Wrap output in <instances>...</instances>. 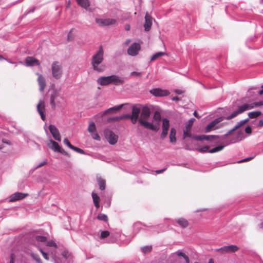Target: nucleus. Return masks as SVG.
<instances>
[{"mask_svg":"<svg viewBox=\"0 0 263 263\" xmlns=\"http://www.w3.org/2000/svg\"><path fill=\"white\" fill-rule=\"evenodd\" d=\"M139 105L142 107L141 118L138 120L139 123L145 128L157 132L159 129V126L155 125L152 123L146 121L151 116V109L149 107L146 105H142L139 104Z\"/></svg>","mask_w":263,"mask_h":263,"instance_id":"1","label":"nucleus"},{"mask_svg":"<svg viewBox=\"0 0 263 263\" xmlns=\"http://www.w3.org/2000/svg\"><path fill=\"white\" fill-rule=\"evenodd\" d=\"M104 51L102 46L99 47V50L95 54L91 59V64L93 69L97 72H102L104 70V67L102 66H98L103 60Z\"/></svg>","mask_w":263,"mask_h":263,"instance_id":"2","label":"nucleus"},{"mask_svg":"<svg viewBox=\"0 0 263 263\" xmlns=\"http://www.w3.org/2000/svg\"><path fill=\"white\" fill-rule=\"evenodd\" d=\"M151 227V229L154 230V231L157 232V233H160V231L158 230V228H162L163 226L162 224H158L156 226H148L146 225L144 223H142L141 222H135L133 226V234L134 236L136 235L142 229V227ZM163 230L161 231V232H163Z\"/></svg>","mask_w":263,"mask_h":263,"instance_id":"3","label":"nucleus"},{"mask_svg":"<svg viewBox=\"0 0 263 263\" xmlns=\"http://www.w3.org/2000/svg\"><path fill=\"white\" fill-rule=\"evenodd\" d=\"M51 72L53 77L57 79H60L63 73L61 65L58 61H54L51 65Z\"/></svg>","mask_w":263,"mask_h":263,"instance_id":"4","label":"nucleus"},{"mask_svg":"<svg viewBox=\"0 0 263 263\" xmlns=\"http://www.w3.org/2000/svg\"><path fill=\"white\" fill-rule=\"evenodd\" d=\"M261 38L258 36H251L248 37L246 41V45L250 49H258L260 48V46L258 45V43L261 41Z\"/></svg>","mask_w":263,"mask_h":263,"instance_id":"5","label":"nucleus"},{"mask_svg":"<svg viewBox=\"0 0 263 263\" xmlns=\"http://www.w3.org/2000/svg\"><path fill=\"white\" fill-rule=\"evenodd\" d=\"M223 135H194L193 136V139L196 140L202 141L203 140L206 141H211L212 140H217L219 139L223 140L226 138H222Z\"/></svg>","mask_w":263,"mask_h":263,"instance_id":"6","label":"nucleus"},{"mask_svg":"<svg viewBox=\"0 0 263 263\" xmlns=\"http://www.w3.org/2000/svg\"><path fill=\"white\" fill-rule=\"evenodd\" d=\"M224 119H226V117H220L216 118L207 125V126L203 129V132L205 133H208L214 129H216L217 127H215L216 124L223 121Z\"/></svg>","mask_w":263,"mask_h":263,"instance_id":"7","label":"nucleus"},{"mask_svg":"<svg viewBox=\"0 0 263 263\" xmlns=\"http://www.w3.org/2000/svg\"><path fill=\"white\" fill-rule=\"evenodd\" d=\"M149 92L156 97H166L170 93L168 90L161 88H153L149 90Z\"/></svg>","mask_w":263,"mask_h":263,"instance_id":"8","label":"nucleus"},{"mask_svg":"<svg viewBox=\"0 0 263 263\" xmlns=\"http://www.w3.org/2000/svg\"><path fill=\"white\" fill-rule=\"evenodd\" d=\"M61 88L58 89H53L50 97V103L51 106V108L54 109L56 106L57 103H59L60 101H58V98L60 97V92Z\"/></svg>","mask_w":263,"mask_h":263,"instance_id":"9","label":"nucleus"},{"mask_svg":"<svg viewBox=\"0 0 263 263\" xmlns=\"http://www.w3.org/2000/svg\"><path fill=\"white\" fill-rule=\"evenodd\" d=\"M96 23L98 24L101 27L108 26L115 24L117 21L115 18H96L95 20Z\"/></svg>","mask_w":263,"mask_h":263,"instance_id":"10","label":"nucleus"},{"mask_svg":"<svg viewBox=\"0 0 263 263\" xmlns=\"http://www.w3.org/2000/svg\"><path fill=\"white\" fill-rule=\"evenodd\" d=\"M170 126V121L166 118H164L162 119V131L160 135V137L162 139H164L168 134V131Z\"/></svg>","mask_w":263,"mask_h":263,"instance_id":"11","label":"nucleus"},{"mask_svg":"<svg viewBox=\"0 0 263 263\" xmlns=\"http://www.w3.org/2000/svg\"><path fill=\"white\" fill-rule=\"evenodd\" d=\"M141 49L140 45L138 43H133L127 49V53L131 56L134 57L138 54Z\"/></svg>","mask_w":263,"mask_h":263,"instance_id":"12","label":"nucleus"},{"mask_svg":"<svg viewBox=\"0 0 263 263\" xmlns=\"http://www.w3.org/2000/svg\"><path fill=\"white\" fill-rule=\"evenodd\" d=\"M247 106V103H245L242 105L239 106L237 110L234 111L230 116L226 117V119L228 120H231L236 117L238 115L243 113L244 111L248 110Z\"/></svg>","mask_w":263,"mask_h":263,"instance_id":"13","label":"nucleus"},{"mask_svg":"<svg viewBox=\"0 0 263 263\" xmlns=\"http://www.w3.org/2000/svg\"><path fill=\"white\" fill-rule=\"evenodd\" d=\"M105 137L108 143L111 145H115L118 141V137L112 131L108 130L105 132Z\"/></svg>","mask_w":263,"mask_h":263,"instance_id":"14","label":"nucleus"},{"mask_svg":"<svg viewBox=\"0 0 263 263\" xmlns=\"http://www.w3.org/2000/svg\"><path fill=\"white\" fill-rule=\"evenodd\" d=\"M249 121V119L246 118L244 120H241L240 122H238L235 126L231 130H229L227 133L223 135L222 138H226L230 134L243 126L244 124L248 122Z\"/></svg>","mask_w":263,"mask_h":263,"instance_id":"15","label":"nucleus"},{"mask_svg":"<svg viewBox=\"0 0 263 263\" xmlns=\"http://www.w3.org/2000/svg\"><path fill=\"white\" fill-rule=\"evenodd\" d=\"M28 196V194L21 192H16L10 196L9 201L14 202L25 198Z\"/></svg>","mask_w":263,"mask_h":263,"instance_id":"16","label":"nucleus"},{"mask_svg":"<svg viewBox=\"0 0 263 263\" xmlns=\"http://www.w3.org/2000/svg\"><path fill=\"white\" fill-rule=\"evenodd\" d=\"M48 129L53 138L58 141H61L60 134L56 126L54 125L50 124L48 126Z\"/></svg>","mask_w":263,"mask_h":263,"instance_id":"17","label":"nucleus"},{"mask_svg":"<svg viewBox=\"0 0 263 263\" xmlns=\"http://www.w3.org/2000/svg\"><path fill=\"white\" fill-rule=\"evenodd\" d=\"M144 18L145 22L144 23L143 26L145 31L147 32L149 31L151 29L153 18L147 13H146Z\"/></svg>","mask_w":263,"mask_h":263,"instance_id":"18","label":"nucleus"},{"mask_svg":"<svg viewBox=\"0 0 263 263\" xmlns=\"http://www.w3.org/2000/svg\"><path fill=\"white\" fill-rule=\"evenodd\" d=\"M37 110L42 120L45 121L46 119V115L45 114V103L43 100H40L39 102L37 105Z\"/></svg>","mask_w":263,"mask_h":263,"instance_id":"19","label":"nucleus"},{"mask_svg":"<svg viewBox=\"0 0 263 263\" xmlns=\"http://www.w3.org/2000/svg\"><path fill=\"white\" fill-rule=\"evenodd\" d=\"M239 250V248L234 245L230 246H226L217 249L218 251H220L224 252H235Z\"/></svg>","mask_w":263,"mask_h":263,"instance_id":"20","label":"nucleus"},{"mask_svg":"<svg viewBox=\"0 0 263 263\" xmlns=\"http://www.w3.org/2000/svg\"><path fill=\"white\" fill-rule=\"evenodd\" d=\"M174 222L183 229L187 228L189 224L188 221L182 217L176 219Z\"/></svg>","mask_w":263,"mask_h":263,"instance_id":"21","label":"nucleus"},{"mask_svg":"<svg viewBox=\"0 0 263 263\" xmlns=\"http://www.w3.org/2000/svg\"><path fill=\"white\" fill-rule=\"evenodd\" d=\"M124 83L123 78L119 77L117 75L113 74L112 84L116 86L122 85Z\"/></svg>","mask_w":263,"mask_h":263,"instance_id":"22","label":"nucleus"},{"mask_svg":"<svg viewBox=\"0 0 263 263\" xmlns=\"http://www.w3.org/2000/svg\"><path fill=\"white\" fill-rule=\"evenodd\" d=\"M36 63L39 64V61L33 57H27L25 59V64L27 66H32Z\"/></svg>","mask_w":263,"mask_h":263,"instance_id":"23","label":"nucleus"},{"mask_svg":"<svg viewBox=\"0 0 263 263\" xmlns=\"http://www.w3.org/2000/svg\"><path fill=\"white\" fill-rule=\"evenodd\" d=\"M38 83L40 86L39 90L42 91L44 90L46 86V81L45 78L42 75L40 74L39 76L37 78Z\"/></svg>","mask_w":263,"mask_h":263,"instance_id":"24","label":"nucleus"},{"mask_svg":"<svg viewBox=\"0 0 263 263\" xmlns=\"http://www.w3.org/2000/svg\"><path fill=\"white\" fill-rule=\"evenodd\" d=\"M50 142L51 143V145H50V144H48V146L54 152H59L62 147L58 144V143L52 139L50 140Z\"/></svg>","mask_w":263,"mask_h":263,"instance_id":"25","label":"nucleus"},{"mask_svg":"<svg viewBox=\"0 0 263 263\" xmlns=\"http://www.w3.org/2000/svg\"><path fill=\"white\" fill-rule=\"evenodd\" d=\"M78 4L82 8L88 10L90 6V2L89 0H76Z\"/></svg>","mask_w":263,"mask_h":263,"instance_id":"26","label":"nucleus"},{"mask_svg":"<svg viewBox=\"0 0 263 263\" xmlns=\"http://www.w3.org/2000/svg\"><path fill=\"white\" fill-rule=\"evenodd\" d=\"M245 136H244V133L242 130H239L237 133V140H231L230 142L228 143L227 145L229 144H232L236 143V142L240 141L243 139H245Z\"/></svg>","mask_w":263,"mask_h":263,"instance_id":"27","label":"nucleus"},{"mask_svg":"<svg viewBox=\"0 0 263 263\" xmlns=\"http://www.w3.org/2000/svg\"><path fill=\"white\" fill-rule=\"evenodd\" d=\"M176 130L175 128H171L170 133V141L171 143H174L176 142Z\"/></svg>","mask_w":263,"mask_h":263,"instance_id":"28","label":"nucleus"},{"mask_svg":"<svg viewBox=\"0 0 263 263\" xmlns=\"http://www.w3.org/2000/svg\"><path fill=\"white\" fill-rule=\"evenodd\" d=\"M123 106V104H120L119 105L115 106L112 107H110V108L105 110V111H104L103 114L105 115L107 114L112 112L114 111H117V110H120V109L122 108Z\"/></svg>","mask_w":263,"mask_h":263,"instance_id":"29","label":"nucleus"},{"mask_svg":"<svg viewBox=\"0 0 263 263\" xmlns=\"http://www.w3.org/2000/svg\"><path fill=\"white\" fill-rule=\"evenodd\" d=\"M161 120V113L158 111L156 110L155 111L154 114V116L153 117V121L155 122L156 124H159L160 123V122Z\"/></svg>","mask_w":263,"mask_h":263,"instance_id":"30","label":"nucleus"},{"mask_svg":"<svg viewBox=\"0 0 263 263\" xmlns=\"http://www.w3.org/2000/svg\"><path fill=\"white\" fill-rule=\"evenodd\" d=\"M92 199H93V202L94 203V205L95 206V207L98 209L99 208L100 206V198L98 196V195L94 193V192H92Z\"/></svg>","mask_w":263,"mask_h":263,"instance_id":"31","label":"nucleus"},{"mask_svg":"<svg viewBox=\"0 0 263 263\" xmlns=\"http://www.w3.org/2000/svg\"><path fill=\"white\" fill-rule=\"evenodd\" d=\"M166 54V53L162 51H159L153 54L150 58L151 61H154L156 60L159 58L162 57Z\"/></svg>","mask_w":263,"mask_h":263,"instance_id":"32","label":"nucleus"},{"mask_svg":"<svg viewBox=\"0 0 263 263\" xmlns=\"http://www.w3.org/2000/svg\"><path fill=\"white\" fill-rule=\"evenodd\" d=\"M176 254L178 256H182L184 259L185 263H190V258L185 253L181 252L180 250H178L176 252Z\"/></svg>","mask_w":263,"mask_h":263,"instance_id":"33","label":"nucleus"},{"mask_svg":"<svg viewBox=\"0 0 263 263\" xmlns=\"http://www.w3.org/2000/svg\"><path fill=\"white\" fill-rule=\"evenodd\" d=\"M261 115V112L259 110L253 111L248 113L249 119H255Z\"/></svg>","mask_w":263,"mask_h":263,"instance_id":"34","label":"nucleus"},{"mask_svg":"<svg viewBox=\"0 0 263 263\" xmlns=\"http://www.w3.org/2000/svg\"><path fill=\"white\" fill-rule=\"evenodd\" d=\"M141 111V108L137 107L134 105L132 107V115L133 117H139V114Z\"/></svg>","mask_w":263,"mask_h":263,"instance_id":"35","label":"nucleus"},{"mask_svg":"<svg viewBox=\"0 0 263 263\" xmlns=\"http://www.w3.org/2000/svg\"><path fill=\"white\" fill-rule=\"evenodd\" d=\"M97 83L101 86H106L108 85L106 76H103L99 78L97 80Z\"/></svg>","mask_w":263,"mask_h":263,"instance_id":"36","label":"nucleus"},{"mask_svg":"<svg viewBox=\"0 0 263 263\" xmlns=\"http://www.w3.org/2000/svg\"><path fill=\"white\" fill-rule=\"evenodd\" d=\"M97 181H98V184L99 186V189L102 191L104 190L105 189V187H106L105 180H104L100 177V178H97Z\"/></svg>","mask_w":263,"mask_h":263,"instance_id":"37","label":"nucleus"},{"mask_svg":"<svg viewBox=\"0 0 263 263\" xmlns=\"http://www.w3.org/2000/svg\"><path fill=\"white\" fill-rule=\"evenodd\" d=\"M193 136L190 130V128H186V127L183 130V139H185L186 138L193 139Z\"/></svg>","mask_w":263,"mask_h":263,"instance_id":"38","label":"nucleus"},{"mask_svg":"<svg viewBox=\"0 0 263 263\" xmlns=\"http://www.w3.org/2000/svg\"><path fill=\"white\" fill-rule=\"evenodd\" d=\"M224 146H225L224 145H218V146H215V147L212 148V149H210L209 151V153H215L221 151L222 149H223V148L224 147Z\"/></svg>","mask_w":263,"mask_h":263,"instance_id":"39","label":"nucleus"},{"mask_svg":"<svg viewBox=\"0 0 263 263\" xmlns=\"http://www.w3.org/2000/svg\"><path fill=\"white\" fill-rule=\"evenodd\" d=\"M97 219L104 222H107L108 220L107 216L103 213H99L97 216Z\"/></svg>","mask_w":263,"mask_h":263,"instance_id":"40","label":"nucleus"},{"mask_svg":"<svg viewBox=\"0 0 263 263\" xmlns=\"http://www.w3.org/2000/svg\"><path fill=\"white\" fill-rule=\"evenodd\" d=\"M152 247L151 245L143 246L141 248V251L144 254H146L147 253L151 252L152 251Z\"/></svg>","mask_w":263,"mask_h":263,"instance_id":"41","label":"nucleus"},{"mask_svg":"<svg viewBox=\"0 0 263 263\" xmlns=\"http://www.w3.org/2000/svg\"><path fill=\"white\" fill-rule=\"evenodd\" d=\"M209 146L205 145L202 147L198 148H197V151L201 153H209Z\"/></svg>","mask_w":263,"mask_h":263,"instance_id":"42","label":"nucleus"},{"mask_svg":"<svg viewBox=\"0 0 263 263\" xmlns=\"http://www.w3.org/2000/svg\"><path fill=\"white\" fill-rule=\"evenodd\" d=\"M121 120L120 116H116V117H109L107 119V121L108 123H111L113 122L117 121L118 120Z\"/></svg>","mask_w":263,"mask_h":263,"instance_id":"43","label":"nucleus"},{"mask_svg":"<svg viewBox=\"0 0 263 263\" xmlns=\"http://www.w3.org/2000/svg\"><path fill=\"white\" fill-rule=\"evenodd\" d=\"M110 233L108 231H101L100 238L104 239L109 236Z\"/></svg>","mask_w":263,"mask_h":263,"instance_id":"44","label":"nucleus"},{"mask_svg":"<svg viewBox=\"0 0 263 263\" xmlns=\"http://www.w3.org/2000/svg\"><path fill=\"white\" fill-rule=\"evenodd\" d=\"M95 130H96L95 124V123L93 122H91L89 123V126H88V130L90 133H92Z\"/></svg>","mask_w":263,"mask_h":263,"instance_id":"45","label":"nucleus"},{"mask_svg":"<svg viewBox=\"0 0 263 263\" xmlns=\"http://www.w3.org/2000/svg\"><path fill=\"white\" fill-rule=\"evenodd\" d=\"M35 239L39 242H45L47 240V237L44 236H36L35 237Z\"/></svg>","mask_w":263,"mask_h":263,"instance_id":"46","label":"nucleus"},{"mask_svg":"<svg viewBox=\"0 0 263 263\" xmlns=\"http://www.w3.org/2000/svg\"><path fill=\"white\" fill-rule=\"evenodd\" d=\"M63 143L67 146H68L69 148L70 149H72V148L73 147V145H72L70 142H69V141L68 140V139L67 138H65L63 140Z\"/></svg>","mask_w":263,"mask_h":263,"instance_id":"47","label":"nucleus"},{"mask_svg":"<svg viewBox=\"0 0 263 263\" xmlns=\"http://www.w3.org/2000/svg\"><path fill=\"white\" fill-rule=\"evenodd\" d=\"M72 150L78 153H80L81 154H86L85 151L84 150H83L82 149H81L78 147H76V146H73V147L72 148Z\"/></svg>","mask_w":263,"mask_h":263,"instance_id":"48","label":"nucleus"},{"mask_svg":"<svg viewBox=\"0 0 263 263\" xmlns=\"http://www.w3.org/2000/svg\"><path fill=\"white\" fill-rule=\"evenodd\" d=\"M195 119L194 118H192L189 120L188 123L185 124V127L186 128H190L191 126L193 125Z\"/></svg>","mask_w":263,"mask_h":263,"instance_id":"49","label":"nucleus"},{"mask_svg":"<svg viewBox=\"0 0 263 263\" xmlns=\"http://www.w3.org/2000/svg\"><path fill=\"white\" fill-rule=\"evenodd\" d=\"M47 163V161L46 160H44L43 161L38 163L37 164L34 165V169L35 170V169H37L39 167H42V166L46 164Z\"/></svg>","mask_w":263,"mask_h":263,"instance_id":"50","label":"nucleus"},{"mask_svg":"<svg viewBox=\"0 0 263 263\" xmlns=\"http://www.w3.org/2000/svg\"><path fill=\"white\" fill-rule=\"evenodd\" d=\"M31 256L33 259L36 260L37 263H42V261L39 256L36 254H32Z\"/></svg>","mask_w":263,"mask_h":263,"instance_id":"51","label":"nucleus"},{"mask_svg":"<svg viewBox=\"0 0 263 263\" xmlns=\"http://www.w3.org/2000/svg\"><path fill=\"white\" fill-rule=\"evenodd\" d=\"M257 31H258L257 35H258L259 34V35H260L261 34H262V36L261 38V40H262L263 39V27H262L261 26L257 27Z\"/></svg>","mask_w":263,"mask_h":263,"instance_id":"52","label":"nucleus"},{"mask_svg":"<svg viewBox=\"0 0 263 263\" xmlns=\"http://www.w3.org/2000/svg\"><path fill=\"white\" fill-rule=\"evenodd\" d=\"M245 132L246 134L251 135L252 134V128L251 126L247 125L245 129Z\"/></svg>","mask_w":263,"mask_h":263,"instance_id":"53","label":"nucleus"},{"mask_svg":"<svg viewBox=\"0 0 263 263\" xmlns=\"http://www.w3.org/2000/svg\"><path fill=\"white\" fill-rule=\"evenodd\" d=\"M132 117V115L129 114H124L122 116H120L121 120L125 119H131Z\"/></svg>","mask_w":263,"mask_h":263,"instance_id":"54","label":"nucleus"},{"mask_svg":"<svg viewBox=\"0 0 263 263\" xmlns=\"http://www.w3.org/2000/svg\"><path fill=\"white\" fill-rule=\"evenodd\" d=\"M253 158V157H249L244 159H242L241 160H239L237 162L238 163H242L248 161Z\"/></svg>","mask_w":263,"mask_h":263,"instance_id":"55","label":"nucleus"},{"mask_svg":"<svg viewBox=\"0 0 263 263\" xmlns=\"http://www.w3.org/2000/svg\"><path fill=\"white\" fill-rule=\"evenodd\" d=\"M40 251H41V253L42 254V255H43V257L45 259L48 260L49 259L48 254L47 253L45 252V251H44L42 249L40 250Z\"/></svg>","mask_w":263,"mask_h":263,"instance_id":"56","label":"nucleus"},{"mask_svg":"<svg viewBox=\"0 0 263 263\" xmlns=\"http://www.w3.org/2000/svg\"><path fill=\"white\" fill-rule=\"evenodd\" d=\"M106 79H107L108 84H112L113 74L109 76H106Z\"/></svg>","mask_w":263,"mask_h":263,"instance_id":"57","label":"nucleus"},{"mask_svg":"<svg viewBox=\"0 0 263 263\" xmlns=\"http://www.w3.org/2000/svg\"><path fill=\"white\" fill-rule=\"evenodd\" d=\"M58 153H60L65 156H69L68 153L67 152H66L62 147H61V148L60 149V151H59Z\"/></svg>","mask_w":263,"mask_h":263,"instance_id":"58","label":"nucleus"},{"mask_svg":"<svg viewBox=\"0 0 263 263\" xmlns=\"http://www.w3.org/2000/svg\"><path fill=\"white\" fill-rule=\"evenodd\" d=\"M58 153H60L65 156H69L68 153L67 152H66L62 147H61V148L60 149V151H59Z\"/></svg>","mask_w":263,"mask_h":263,"instance_id":"59","label":"nucleus"},{"mask_svg":"<svg viewBox=\"0 0 263 263\" xmlns=\"http://www.w3.org/2000/svg\"><path fill=\"white\" fill-rule=\"evenodd\" d=\"M92 138L98 141L101 140V138L98 133H95L92 135Z\"/></svg>","mask_w":263,"mask_h":263,"instance_id":"60","label":"nucleus"},{"mask_svg":"<svg viewBox=\"0 0 263 263\" xmlns=\"http://www.w3.org/2000/svg\"><path fill=\"white\" fill-rule=\"evenodd\" d=\"M141 72H137V71H132V72H130V76H135L137 77H140V76H141Z\"/></svg>","mask_w":263,"mask_h":263,"instance_id":"61","label":"nucleus"},{"mask_svg":"<svg viewBox=\"0 0 263 263\" xmlns=\"http://www.w3.org/2000/svg\"><path fill=\"white\" fill-rule=\"evenodd\" d=\"M131 120H132V122L133 124H135L136 123V122L139 120V117H132V118L130 119Z\"/></svg>","mask_w":263,"mask_h":263,"instance_id":"62","label":"nucleus"},{"mask_svg":"<svg viewBox=\"0 0 263 263\" xmlns=\"http://www.w3.org/2000/svg\"><path fill=\"white\" fill-rule=\"evenodd\" d=\"M48 246L50 247H57V245L54 241H49L48 242Z\"/></svg>","mask_w":263,"mask_h":263,"instance_id":"63","label":"nucleus"},{"mask_svg":"<svg viewBox=\"0 0 263 263\" xmlns=\"http://www.w3.org/2000/svg\"><path fill=\"white\" fill-rule=\"evenodd\" d=\"M247 107L248 108V110L252 109L255 107L253 105V103H251V104L247 103Z\"/></svg>","mask_w":263,"mask_h":263,"instance_id":"64","label":"nucleus"}]
</instances>
